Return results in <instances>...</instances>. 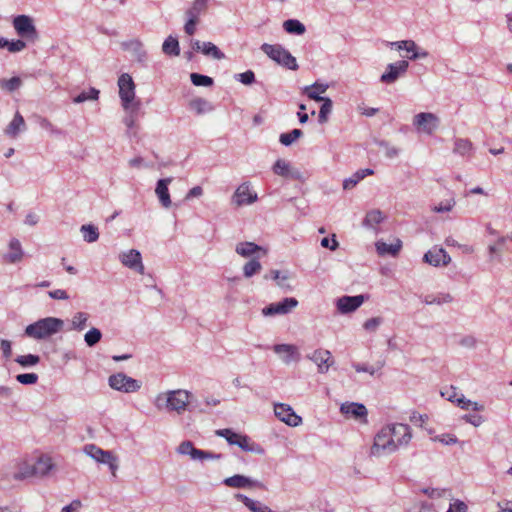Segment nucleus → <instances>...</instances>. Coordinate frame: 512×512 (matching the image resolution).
Segmentation results:
<instances>
[{"label": "nucleus", "instance_id": "19", "mask_svg": "<svg viewBox=\"0 0 512 512\" xmlns=\"http://www.w3.org/2000/svg\"><path fill=\"white\" fill-rule=\"evenodd\" d=\"M191 47L194 51H201L204 55L210 56L213 59L221 60L225 57L224 53L212 42H200L199 40H192Z\"/></svg>", "mask_w": 512, "mask_h": 512}, {"label": "nucleus", "instance_id": "8", "mask_svg": "<svg viewBox=\"0 0 512 512\" xmlns=\"http://www.w3.org/2000/svg\"><path fill=\"white\" fill-rule=\"evenodd\" d=\"M109 386L124 393L137 392L141 388V382L120 372L113 374L108 379Z\"/></svg>", "mask_w": 512, "mask_h": 512}, {"label": "nucleus", "instance_id": "23", "mask_svg": "<svg viewBox=\"0 0 512 512\" xmlns=\"http://www.w3.org/2000/svg\"><path fill=\"white\" fill-rule=\"evenodd\" d=\"M223 484L227 487L239 489L260 485L258 481L252 480L251 478L240 474L225 478L223 480Z\"/></svg>", "mask_w": 512, "mask_h": 512}, {"label": "nucleus", "instance_id": "13", "mask_svg": "<svg viewBox=\"0 0 512 512\" xmlns=\"http://www.w3.org/2000/svg\"><path fill=\"white\" fill-rule=\"evenodd\" d=\"M119 259L124 266L135 270L139 274H144L145 267L142 263L141 253L138 250L131 249L127 252H123L120 254Z\"/></svg>", "mask_w": 512, "mask_h": 512}, {"label": "nucleus", "instance_id": "4", "mask_svg": "<svg viewBox=\"0 0 512 512\" xmlns=\"http://www.w3.org/2000/svg\"><path fill=\"white\" fill-rule=\"evenodd\" d=\"M397 450V443L392 437V433L388 425L383 427L375 436L374 443L371 447V455L381 456L391 454Z\"/></svg>", "mask_w": 512, "mask_h": 512}, {"label": "nucleus", "instance_id": "43", "mask_svg": "<svg viewBox=\"0 0 512 512\" xmlns=\"http://www.w3.org/2000/svg\"><path fill=\"white\" fill-rule=\"evenodd\" d=\"M453 297L449 293H439L437 295H426L424 298V302L427 305L437 304L442 305L444 303L452 302Z\"/></svg>", "mask_w": 512, "mask_h": 512}, {"label": "nucleus", "instance_id": "40", "mask_svg": "<svg viewBox=\"0 0 512 512\" xmlns=\"http://www.w3.org/2000/svg\"><path fill=\"white\" fill-rule=\"evenodd\" d=\"M261 269L262 265L259 261V257H253L243 266V275L246 278H251L258 274Z\"/></svg>", "mask_w": 512, "mask_h": 512}, {"label": "nucleus", "instance_id": "39", "mask_svg": "<svg viewBox=\"0 0 512 512\" xmlns=\"http://www.w3.org/2000/svg\"><path fill=\"white\" fill-rule=\"evenodd\" d=\"M383 221L382 212L378 209L368 211L365 218L363 219V226L367 228H375L376 225Z\"/></svg>", "mask_w": 512, "mask_h": 512}, {"label": "nucleus", "instance_id": "9", "mask_svg": "<svg viewBox=\"0 0 512 512\" xmlns=\"http://www.w3.org/2000/svg\"><path fill=\"white\" fill-rule=\"evenodd\" d=\"M413 125L418 131L431 135L439 125L438 117L430 112H421L414 116Z\"/></svg>", "mask_w": 512, "mask_h": 512}, {"label": "nucleus", "instance_id": "25", "mask_svg": "<svg viewBox=\"0 0 512 512\" xmlns=\"http://www.w3.org/2000/svg\"><path fill=\"white\" fill-rule=\"evenodd\" d=\"M272 171L275 175L284 177V178H297V171H293L290 163L284 159H278L274 165L272 166Z\"/></svg>", "mask_w": 512, "mask_h": 512}, {"label": "nucleus", "instance_id": "3", "mask_svg": "<svg viewBox=\"0 0 512 512\" xmlns=\"http://www.w3.org/2000/svg\"><path fill=\"white\" fill-rule=\"evenodd\" d=\"M261 50L271 60L286 69L296 71L299 68L296 58L280 44L264 43L261 45Z\"/></svg>", "mask_w": 512, "mask_h": 512}, {"label": "nucleus", "instance_id": "32", "mask_svg": "<svg viewBox=\"0 0 512 512\" xmlns=\"http://www.w3.org/2000/svg\"><path fill=\"white\" fill-rule=\"evenodd\" d=\"M376 251L380 256L391 255L396 256L402 247L400 240H397L393 244H387L383 241L376 242Z\"/></svg>", "mask_w": 512, "mask_h": 512}, {"label": "nucleus", "instance_id": "28", "mask_svg": "<svg viewBox=\"0 0 512 512\" xmlns=\"http://www.w3.org/2000/svg\"><path fill=\"white\" fill-rule=\"evenodd\" d=\"M53 468L51 458L48 456H40L33 462V469L35 476L43 477L46 476Z\"/></svg>", "mask_w": 512, "mask_h": 512}, {"label": "nucleus", "instance_id": "14", "mask_svg": "<svg viewBox=\"0 0 512 512\" xmlns=\"http://www.w3.org/2000/svg\"><path fill=\"white\" fill-rule=\"evenodd\" d=\"M397 50H405L410 55H407L409 60H417L422 58H427L429 53L426 50L420 49L418 45L413 40H401L392 43Z\"/></svg>", "mask_w": 512, "mask_h": 512}, {"label": "nucleus", "instance_id": "41", "mask_svg": "<svg viewBox=\"0 0 512 512\" xmlns=\"http://www.w3.org/2000/svg\"><path fill=\"white\" fill-rule=\"evenodd\" d=\"M162 50L166 55L178 56L180 54V47L177 38L167 37L163 42Z\"/></svg>", "mask_w": 512, "mask_h": 512}, {"label": "nucleus", "instance_id": "64", "mask_svg": "<svg viewBox=\"0 0 512 512\" xmlns=\"http://www.w3.org/2000/svg\"><path fill=\"white\" fill-rule=\"evenodd\" d=\"M22 84V81L19 77L15 76L8 80L4 81L3 87L10 92L17 90Z\"/></svg>", "mask_w": 512, "mask_h": 512}, {"label": "nucleus", "instance_id": "10", "mask_svg": "<svg viewBox=\"0 0 512 512\" xmlns=\"http://www.w3.org/2000/svg\"><path fill=\"white\" fill-rule=\"evenodd\" d=\"M368 297L364 294L355 296H342L336 300V308L340 314H349L356 311Z\"/></svg>", "mask_w": 512, "mask_h": 512}, {"label": "nucleus", "instance_id": "63", "mask_svg": "<svg viewBox=\"0 0 512 512\" xmlns=\"http://www.w3.org/2000/svg\"><path fill=\"white\" fill-rule=\"evenodd\" d=\"M281 307L283 308L284 314H287L290 312L293 308H295L298 305L297 299L293 297H287L283 300L279 301Z\"/></svg>", "mask_w": 512, "mask_h": 512}, {"label": "nucleus", "instance_id": "55", "mask_svg": "<svg viewBox=\"0 0 512 512\" xmlns=\"http://www.w3.org/2000/svg\"><path fill=\"white\" fill-rule=\"evenodd\" d=\"M323 104L320 107L318 120L320 123H325L328 118V114H330L332 110V101L331 99H325L322 101Z\"/></svg>", "mask_w": 512, "mask_h": 512}, {"label": "nucleus", "instance_id": "48", "mask_svg": "<svg viewBox=\"0 0 512 512\" xmlns=\"http://www.w3.org/2000/svg\"><path fill=\"white\" fill-rule=\"evenodd\" d=\"M456 403L457 405L464 409V410H473V411H482L484 410V406L477 403V402H473L471 400H468L464 397L463 394L460 395V398H458L456 400Z\"/></svg>", "mask_w": 512, "mask_h": 512}, {"label": "nucleus", "instance_id": "17", "mask_svg": "<svg viewBox=\"0 0 512 512\" xmlns=\"http://www.w3.org/2000/svg\"><path fill=\"white\" fill-rule=\"evenodd\" d=\"M273 351L282 356V360L285 364H289L292 361L298 362L300 360L298 348L293 344H275Z\"/></svg>", "mask_w": 512, "mask_h": 512}, {"label": "nucleus", "instance_id": "62", "mask_svg": "<svg viewBox=\"0 0 512 512\" xmlns=\"http://www.w3.org/2000/svg\"><path fill=\"white\" fill-rule=\"evenodd\" d=\"M379 146L385 149V156L389 159L398 157L400 149L394 146H390L386 141L379 142Z\"/></svg>", "mask_w": 512, "mask_h": 512}, {"label": "nucleus", "instance_id": "7", "mask_svg": "<svg viewBox=\"0 0 512 512\" xmlns=\"http://www.w3.org/2000/svg\"><path fill=\"white\" fill-rule=\"evenodd\" d=\"M208 0H194L192 6L186 11L187 21L184 25V31L187 35L192 36L196 32V26L199 23L200 16L207 9Z\"/></svg>", "mask_w": 512, "mask_h": 512}, {"label": "nucleus", "instance_id": "50", "mask_svg": "<svg viewBox=\"0 0 512 512\" xmlns=\"http://www.w3.org/2000/svg\"><path fill=\"white\" fill-rule=\"evenodd\" d=\"M102 337V333L97 328H91L84 336L85 343L89 347L95 346Z\"/></svg>", "mask_w": 512, "mask_h": 512}, {"label": "nucleus", "instance_id": "6", "mask_svg": "<svg viewBox=\"0 0 512 512\" xmlns=\"http://www.w3.org/2000/svg\"><path fill=\"white\" fill-rule=\"evenodd\" d=\"M119 97L123 108L128 111L135 99V83L128 73H123L118 78Z\"/></svg>", "mask_w": 512, "mask_h": 512}, {"label": "nucleus", "instance_id": "61", "mask_svg": "<svg viewBox=\"0 0 512 512\" xmlns=\"http://www.w3.org/2000/svg\"><path fill=\"white\" fill-rule=\"evenodd\" d=\"M236 79L244 85H251L255 82V74L252 70H247L243 73L237 74Z\"/></svg>", "mask_w": 512, "mask_h": 512}, {"label": "nucleus", "instance_id": "30", "mask_svg": "<svg viewBox=\"0 0 512 512\" xmlns=\"http://www.w3.org/2000/svg\"><path fill=\"white\" fill-rule=\"evenodd\" d=\"M289 278H290V276H289V273L287 271L286 272H281V271L276 270V269L270 270L264 276V279H266V280L272 279V280L276 281V284L281 289H285V290H290L291 289V286L287 282L289 280Z\"/></svg>", "mask_w": 512, "mask_h": 512}, {"label": "nucleus", "instance_id": "1", "mask_svg": "<svg viewBox=\"0 0 512 512\" xmlns=\"http://www.w3.org/2000/svg\"><path fill=\"white\" fill-rule=\"evenodd\" d=\"M193 395L191 392L183 389L169 390L159 393L154 401V405L158 410H166L167 412H176L183 414L187 409L192 411Z\"/></svg>", "mask_w": 512, "mask_h": 512}, {"label": "nucleus", "instance_id": "51", "mask_svg": "<svg viewBox=\"0 0 512 512\" xmlns=\"http://www.w3.org/2000/svg\"><path fill=\"white\" fill-rule=\"evenodd\" d=\"M472 148V144L467 139H457L454 145V152L462 156L467 155Z\"/></svg>", "mask_w": 512, "mask_h": 512}, {"label": "nucleus", "instance_id": "42", "mask_svg": "<svg viewBox=\"0 0 512 512\" xmlns=\"http://www.w3.org/2000/svg\"><path fill=\"white\" fill-rule=\"evenodd\" d=\"M80 231L83 235L84 241L87 243L96 242L99 238L98 228L92 224L82 225Z\"/></svg>", "mask_w": 512, "mask_h": 512}, {"label": "nucleus", "instance_id": "26", "mask_svg": "<svg viewBox=\"0 0 512 512\" xmlns=\"http://www.w3.org/2000/svg\"><path fill=\"white\" fill-rule=\"evenodd\" d=\"M235 251L237 254L244 258L256 257L255 254H257L260 251H263L265 253V250L261 246L257 245L254 242L248 241L238 243L235 247Z\"/></svg>", "mask_w": 512, "mask_h": 512}, {"label": "nucleus", "instance_id": "21", "mask_svg": "<svg viewBox=\"0 0 512 512\" xmlns=\"http://www.w3.org/2000/svg\"><path fill=\"white\" fill-rule=\"evenodd\" d=\"M257 200V194L250 190L248 183L241 184L234 193V201L238 206L252 204Z\"/></svg>", "mask_w": 512, "mask_h": 512}, {"label": "nucleus", "instance_id": "34", "mask_svg": "<svg viewBox=\"0 0 512 512\" xmlns=\"http://www.w3.org/2000/svg\"><path fill=\"white\" fill-rule=\"evenodd\" d=\"M25 128V121L19 112H16L14 118L5 129V133L10 137H16L18 133Z\"/></svg>", "mask_w": 512, "mask_h": 512}, {"label": "nucleus", "instance_id": "36", "mask_svg": "<svg viewBox=\"0 0 512 512\" xmlns=\"http://www.w3.org/2000/svg\"><path fill=\"white\" fill-rule=\"evenodd\" d=\"M189 106L198 115L209 113L214 110V106L204 98H195L190 101Z\"/></svg>", "mask_w": 512, "mask_h": 512}, {"label": "nucleus", "instance_id": "35", "mask_svg": "<svg viewBox=\"0 0 512 512\" xmlns=\"http://www.w3.org/2000/svg\"><path fill=\"white\" fill-rule=\"evenodd\" d=\"M372 174H374V171L372 169H360L352 177L347 178L343 181V188L345 190L352 189L358 184L359 181L364 179L366 176Z\"/></svg>", "mask_w": 512, "mask_h": 512}, {"label": "nucleus", "instance_id": "52", "mask_svg": "<svg viewBox=\"0 0 512 512\" xmlns=\"http://www.w3.org/2000/svg\"><path fill=\"white\" fill-rule=\"evenodd\" d=\"M216 434L225 438L230 445H237L238 439L240 437V434L228 428L217 430Z\"/></svg>", "mask_w": 512, "mask_h": 512}, {"label": "nucleus", "instance_id": "59", "mask_svg": "<svg viewBox=\"0 0 512 512\" xmlns=\"http://www.w3.org/2000/svg\"><path fill=\"white\" fill-rule=\"evenodd\" d=\"M382 317H373L366 320L363 324V328L368 332H375L379 326L383 323Z\"/></svg>", "mask_w": 512, "mask_h": 512}, {"label": "nucleus", "instance_id": "20", "mask_svg": "<svg viewBox=\"0 0 512 512\" xmlns=\"http://www.w3.org/2000/svg\"><path fill=\"white\" fill-rule=\"evenodd\" d=\"M124 49L131 52L133 58L142 66L146 67L148 54L139 40H132L123 44Z\"/></svg>", "mask_w": 512, "mask_h": 512}, {"label": "nucleus", "instance_id": "5", "mask_svg": "<svg viewBox=\"0 0 512 512\" xmlns=\"http://www.w3.org/2000/svg\"><path fill=\"white\" fill-rule=\"evenodd\" d=\"M13 27L21 39L34 42L38 38L33 19L28 15H17L13 18Z\"/></svg>", "mask_w": 512, "mask_h": 512}, {"label": "nucleus", "instance_id": "57", "mask_svg": "<svg viewBox=\"0 0 512 512\" xmlns=\"http://www.w3.org/2000/svg\"><path fill=\"white\" fill-rule=\"evenodd\" d=\"M16 380L23 385H33L38 381L36 373H23L16 376Z\"/></svg>", "mask_w": 512, "mask_h": 512}, {"label": "nucleus", "instance_id": "15", "mask_svg": "<svg viewBox=\"0 0 512 512\" xmlns=\"http://www.w3.org/2000/svg\"><path fill=\"white\" fill-rule=\"evenodd\" d=\"M306 357L317 364L318 372L322 374L328 372L334 363L331 352L325 349H317L312 355H307Z\"/></svg>", "mask_w": 512, "mask_h": 512}, {"label": "nucleus", "instance_id": "58", "mask_svg": "<svg viewBox=\"0 0 512 512\" xmlns=\"http://www.w3.org/2000/svg\"><path fill=\"white\" fill-rule=\"evenodd\" d=\"M383 365H384V362H381V363H379L378 368H375V367L367 365V364L353 363L352 367L357 372H366V373H369L370 375L373 376L377 372V370H379V369H381L383 367Z\"/></svg>", "mask_w": 512, "mask_h": 512}, {"label": "nucleus", "instance_id": "49", "mask_svg": "<svg viewBox=\"0 0 512 512\" xmlns=\"http://www.w3.org/2000/svg\"><path fill=\"white\" fill-rule=\"evenodd\" d=\"M99 96V90L95 88H90L88 91H83L78 94L74 99V103H82L87 100H97Z\"/></svg>", "mask_w": 512, "mask_h": 512}, {"label": "nucleus", "instance_id": "45", "mask_svg": "<svg viewBox=\"0 0 512 512\" xmlns=\"http://www.w3.org/2000/svg\"><path fill=\"white\" fill-rule=\"evenodd\" d=\"M199 449L194 447V444L189 441H183L177 448V452L182 455H189L191 459L196 460Z\"/></svg>", "mask_w": 512, "mask_h": 512}, {"label": "nucleus", "instance_id": "54", "mask_svg": "<svg viewBox=\"0 0 512 512\" xmlns=\"http://www.w3.org/2000/svg\"><path fill=\"white\" fill-rule=\"evenodd\" d=\"M139 102L132 105L129 109L130 112L124 117L123 122L127 126L128 129H132L136 122V112L139 109Z\"/></svg>", "mask_w": 512, "mask_h": 512}, {"label": "nucleus", "instance_id": "2", "mask_svg": "<svg viewBox=\"0 0 512 512\" xmlns=\"http://www.w3.org/2000/svg\"><path fill=\"white\" fill-rule=\"evenodd\" d=\"M64 321L56 317H46L26 326L24 335L34 340H46L63 329Z\"/></svg>", "mask_w": 512, "mask_h": 512}, {"label": "nucleus", "instance_id": "24", "mask_svg": "<svg viewBox=\"0 0 512 512\" xmlns=\"http://www.w3.org/2000/svg\"><path fill=\"white\" fill-rule=\"evenodd\" d=\"M340 411L342 414L351 416L355 419L366 418L367 416L366 407L363 404L356 402L343 403L340 407Z\"/></svg>", "mask_w": 512, "mask_h": 512}, {"label": "nucleus", "instance_id": "46", "mask_svg": "<svg viewBox=\"0 0 512 512\" xmlns=\"http://www.w3.org/2000/svg\"><path fill=\"white\" fill-rule=\"evenodd\" d=\"M302 135V130L293 129L290 132L280 134L279 141L284 146H290L294 141L302 137Z\"/></svg>", "mask_w": 512, "mask_h": 512}, {"label": "nucleus", "instance_id": "60", "mask_svg": "<svg viewBox=\"0 0 512 512\" xmlns=\"http://www.w3.org/2000/svg\"><path fill=\"white\" fill-rule=\"evenodd\" d=\"M26 48V42L23 39L9 40L7 50L11 53H17Z\"/></svg>", "mask_w": 512, "mask_h": 512}, {"label": "nucleus", "instance_id": "22", "mask_svg": "<svg viewBox=\"0 0 512 512\" xmlns=\"http://www.w3.org/2000/svg\"><path fill=\"white\" fill-rule=\"evenodd\" d=\"M172 182V178L159 179L156 184L155 193L163 207L168 208L171 205V199L168 186Z\"/></svg>", "mask_w": 512, "mask_h": 512}, {"label": "nucleus", "instance_id": "38", "mask_svg": "<svg viewBox=\"0 0 512 512\" xmlns=\"http://www.w3.org/2000/svg\"><path fill=\"white\" fill-rule=\"evenodd\" d=\"M283 28L288 34L303 35L306 31L305 25L297 19L284 21Z\"/></svg>", "mask_w": 512, "mask_h": 512}, {"label": "nucleus", "instance_id": "16", "mask_svg": "<svg viewBox=\"0 0 512 512\" xmlns=\"http://www.w3.org/2000/svg\"><path fill=\"white\" fill-rule=\"evenodd\" d=\"M423 260L434 267H439L448 265L451 257L443 248L435 246L424 254Z\"/></svg>", "mask_w": 512, "mask_h": 512}, {"label": "nucleus", "instance_id": "29", "mask_svg": "<svg viewBox=\"0 0 512 512\" xmlns=\"http://www.w3.org/2000/svg\"><path fill=\"white\" fill-rule=\"evenodd\" d=\"M10 252L5 255V260L9 263H17L21 261L24 252L18 239L12 238L9 242Z\"/></svg>", "mask_w": 512, "mask_h": 512}, {"label": "nucleus", "instance_id": "11", "mask_svg": "<svg viewBox=\"0 0 512 512\" xmlns=\"http://www.w3.org/2000/svg\"><path fill=\"white\" fill-rule=\"evenodd\" d=\"M275 416L291 427H297L302 423V418L297 415L288 404L278 403L274 405Z\"/></svg>", "mask_w": 512, "mask_h": 512}, {"label": "nucleus", "instance_id": "27", "mask_svg": "<svg viewBox=\"0 0 512 512\" xmlns=\"http://www.w3.org/2000/svg\"><path fill=\"white\" fill-rule=\"evenodd\" d=\"M85 453L99 463H106L112 455L110 451L103 450L94 444H87L84 447Z\"/></svg>", "mask_w": 512, "mask_h": 512}, {"label": "nucleus", "instance_id": "31", "mask_svg": "<svg viewBox=\"0 0 512 512\" xmlns=\"http://www.w3.org/2000/svg\"><path fill=\"white\" fill-rule=\"evenodd\" d=\"M237 446H239L243 451L246 452H253L260 455L264 453V449L262 448V446L252 441L251 438L247 435L240 434Z\"/></svg>", "mask_w": 512, "mask_h": 512}, {"label": "nucleus", "instance_id": "37", "mask_svg": "<svg viewBox=\"0 0 512 512\" xmlns=\"http://www.w3.org/2000/svg\"><path fill=\"white\" fill-rule=\"evenodd\" d=\"M32 476H35L33 463L28 461H21L18 463L17 471L14 473V478L16 480H23Z\"/></svg>", "mask_w": 512, "mask_h": 512}, {"label": "nucleus", "instance_id": "44", "mask_svg": "<svg viewBox=\"0 0 512 512\" xmlns=\"http://www.w3.org/2000/svg\"><path fill=\"white\" fill-rule=\"evenodd\" d=\"M15 362L23 368H29L39 364L40 357L35 354L19 355L15 358Z\"/></svg>", "mask_w": 512, "mask_h": 512}, {"label": "nucleus", "instance_id": "33", "mask_svg": "<svg viewBox=\"0 0 512 512\" xmlns=\"http://www.w3.org/2000/svg\"><path fill=\"white\" fill-rule=\"evenodd\" d=\"M327 88H328L327 84H320V83L316 82L311 86L305 87L304 92L308 96V98H310L314 101H317V102H322L327 98L320 96V94L325 93Z\"/></svg>", "mask_w": 512, "mask_h": 512}, {"label": "nucleus", "instance_id": "56", "mask_svg": "<svg viewBox=\"0 0 512 512\" xmlns=\"http://www.w3.org/2000/svg\"><path fill=\"white\" fill-rule=\"evenodd\" d=\"M264 316L284 315L283 308L279 302L271 303L262 310Z\"/></svg>", "mask_w": 512, "mask_h": 512}, {"label": "nucleus", "instance_id": "12", "mask_svg": "<svg viewBox=\"0 0 512 512\" xmlns=\"http://www.w3.org/2000/svg\"><path fill=\"white\" fill-rule=\"evenodd\" d=\"M409 67V63L406 60H400L395 63H390L386 67V71L381 75L380 81L385 84H392L397 79L404 75Z\"/></svg>", "mask_w": 512, "mask_h": 512}, {"label": "nucleus", "instance_id": "47", "mask_svg": "<svg viewBox=\"0 0 512 512\" xmlns=\"http://www.w3.org/2000/svg\"><path fill=\"white\" fill-rule=\"evenodd\" d=\"M190 79L195 86L210 87L214 84L213 78L204 74L191 73Z\"/></svg>", "mask_w": 512, "mask_h": 512}, {"label": "nucleus", "instance_id": "18", "mask_svg": "<svg viewBox=\"0 0 512 512\" xmlns=\"http://www.w3.org/2000/svg\"><path fill=\"white\" fill-rule=\"evenodd\" d=\"M388 428H390L392 437L395 439L397 443V448L402 445H407L411 440L412 435L409 425L397 423L388 425Z\"/></svg>", "mask_w": 512, "mask_h": 512}, {"label": "nucleus", "instance_id": "53", "mask_svg": "<svg viewBox=\"0 0 512 512\" xmlns=\"http://www.w3.org/2000/svg\"><path fill=\"white\" fill-rule=\"evenodd\" d=\"M88 314L84 312H77L72 319L73 329L83 330L86 327Z\"/></svg>", "mask_w": 512, "mask_h": 512}]
</instances>
